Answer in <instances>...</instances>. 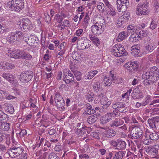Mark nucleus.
<instances>
[{
	"mask_svg": "<svg viewBox=\"0 0 159 159\" xmlns=\"http://www.w3.org/2000/svg\"><path fill=\"white\" fill-rule=\"evenodd\" d=\"M76 133L78 134H84L86 133V130L83 127H82L81 129H77L75 131Z\"/></svg>",
	"mask_w": 159,
	"mask_h": 159,
	"instance_id": "09e8293b",
	"label": "nucleus"
},
{
	"mask_svg": "<svg viewBox=\"0 0 159 159\" xmlns=\"http://www.w3.org/2000/svg\"><path fill=\"white\" fill-rule=\"evenodd\" d=\"M45 15L44 20L45 21L47 22H49L51 20V18L49 15L48 13H45Z\"/></svg>",
	"mask_w": 159,
	"mask_h": 159,
	"instance_id": "052dcab7",
	"label": "nucleus"
},
{
	"mask_svg": "<svg viewBox=\"0 0 159 159\" xmlns=\"http://www.w3.org/2000/svg\"><path fill=\"white\" fill-rule=\"evenodd\" d=\"M129 34L128 33L125 31H123L120 33L117 37V40L119 42L121 41L126 38Z\"/></svg>",
	"mask_w": 159,
	"mask_h": 159,
	"instance_id": "393cba45",
	"label": "nucleus"
},
{
	"mask_svg": "<svg viewBox=\"0 0 159 159\" xmlns=\"http://www.w3.org/2000/svg\"><path fill=\"white\" fill-rule=\"evenodd\" d=\"M148 2H146L143 4H138L137 7L136 14L138 15H147L149 14V11L148 7Z\"/></svg>",
	"mask_w": 159,
	"mask_h": 159,
	"instance_id": "7ed1b4c3",
	"label": "nucleus"
},
{
	"mask_svg": "<svg viewBox=\"0 0 159 159\" xmlns=\"http://www.w3.org/2000/svg\"><path fill=\"white\" fill-rule=\"evenodd\" d=\"M127 144H128L129 146H130V143L128 140H127L126 141L120 140L117 143V146L118 147V149L120 150H123L126 148Z\"/></svg>",
	"mask_w": 159,
	"mask_h": 159,
	"instance_id": "dca6fc26",
	"label": "nucleus"
},
{
	"mask_svg": "<svg viewBox=\"0 0 159 159\" xmlns=\"http://www.w3.org/2000/svg\"><path fill=\"white\" fill-rule=\"evenodd\" d=\"M74 74L77 81H79L81 80L82 78L81 73L80 72L77 70L75 71L74 72Z\"/></svg>",
	"mask_w": 159,
	"mask_h": 159,
	"instance_id": "ea45409f",
	"label": "nucleus"
},
{
	"mask_svg": "<svg viewBox=\"0 0 159 159\" xmlns=\"http://www.w3.org/2000/svg\"><path fill=\"white\" fill-rule=\"evenodd\" d=\"M33 73L32 71H28L25 73L22 74L20 75V79L23 83H27L32 78Z\"/></svg>",
	"mask_w": 159,
	"mask_h": 159,
	"instance_id": "39448f33",
	"label": "nucleus"
},
{
	"mask_svg": "<svg viewBox=\"0 0 159 159\" xmlns=\"http://www.w3.org/2000/svg\"><path fill=\"white\" fill-rule=\"evenodd\" d=\"M124 123V120L122 119V118H116L115 119L112 123L110 124V126L111 127H114V126L116 127H119L120 126L122 125Z\"/></svg>",
	"mask_w": 159,
	"mask_h": 159,
	"instance_id": "f3484780",
	"label": "nucleus"
},
{
	"mask_svg": "<svg viewBox=\"0 0 159 159\" xmlns=\"http://www.w3.org/2000/svg\"><path fill=\"white\" fill-rule=\"evenodd\" d=\"M6 31L5 28L3 25L0 22V33H4Z\"/></svg>",
	"mask_w": 159,
	"mask_h": 159,
	"instance_id": "338daca9",
	"label": "nucleus"
},
{
	"mask_svg": "<svg viewBox=\"0 0 159 159\" xmlns=\"http://www.w3.org/2000/svg\"><path fill=\"white\" fill-rule=\"evenodd\" d=\"M90 19V18L89 17V15L88 14H87L85 16L84 22V23L85 24H88V22L89 20Z\"/></svg>",
	"mask_w": 159,
	"mask_h": 159,
	"instance_id": "0e129e2a",
	"label": "nucleus"
},
{
	"mask_svg": "<svg viewBox=\"0 0 159 159\" xmlns=\"http://www.w3.org/2000/svg\"><path fill=\"white\" fill-rule=\"evenodd\" d=\"M103 82L105 84V86H109L111 84L112 80L111 79L109 78L108 79L107 77H105L104 79Z\"/></svg>",
	"mask_w": 159,
	"mask_h": 159,
	"instance_id": "a18cd8bd",
	"label": "nucleus"
},
{
	"mask_svg": "<svg viewBox=\"0 0 159 159\" xmlns=\"http://www.w3.org/2000/svg\"><path fill=\"white\" fill-rule=\"evenodd\" d=\"M90 41L87 39H84V40H79L78 41L77 44V47L79 48L80 49H84V46L85 44H87L88 42H90Z\"/></svg>",
	"mask_w": 159,
	"mask_h": 159,
	"instance_id": "412c9836",
	"label": "nucleus"
},
{
	"mask_svg": "<svg viewBox=\"0 0 159 159\" xmlns=\"http://www.w3.org/2000/svg\"><path fill=\"white\" fill-rule=\"evenodd\" d=\"M118 54L117 56V57H120L121 56H126L127 54V52H126L125 48H124V51H120V50H119L118 53Z\"/></svg>",
	"mask_w": 159,
	"mask_h": 159,
	"instance_id": "3c124183",
	"label": "nucleus"
},
{
	"mask_svg": "<svg viewBox=\"0 0 159 159\" xmlns=\"http://www.w3.org/2000/svg\"><path fill=\"white\" fill-rule=\"evenodd\" d=\"M70 75H65L64 79L63 80L67 84L74 82V78L72 74Z\"/></svg>",
	"mask_w": 159,
	"mask_h": 159,
	"instance_id": "5701e85b",
	"label": "nucleus"
},
{
	"mask_svg": "<svg viewBox=\"0 0 159 159\" xmlns=\"http://www.w3.org/2000/svg\"><path fill=\"white\" fill-rule=\"evenodd\" d=\"M149 138L151 140H156L158 139V135L156 132L153 133L149 135Z\"/></svg>",
	"mask_w": 159,
	"mask_h": 159,
	"instance_id": "79ce46f5",
	"label": "nucleus"
},
{
	"mask_svg": "<svg viewBox=\"0 0 159 159\" xmlns=\"http://www.w3.org/2000/svg\"><path fill=\"white\" fill-rule=\"evenodd\" d=\"M1 129L5 131L8 130L9 129V124L7 123H2L1 125Z\"/></svg>",
	"mask_w": 159,
	"mask_h": 159,
	"instance_id": "4c0bfd02",
	"label": "nucleus"
},
{
	"mask_svg": "<svg viewBox=\"0 0 159 159\" xmlns=\"http://www.w3.org/2000/svg\"><path fill=\"white\" fill-rule=\"evenodd\" d=\"M21 38L23 41L25 42L27 44H28L30 38L29 37L28 34H23L22 36V37Z\"/></svg>",
	"mask_w": 159,
	"mask_h": 159,
	"instance_id": "de8ad7c7",
	"label": "nucleus"
},
{
	"mask_svg": "<svg viewBox=\"0 0 159 159\" xmlns=\"http://www.w3.org/2000/svg\"><path fill=\"white\" fill-rule=\"evenodd\" d=\"M131 54L135 57H141L142 54L140 53V50L138 47L136 46H133L131 48Z\"/></svg>",
	"mask_w": 159,
	"mask_h": 159,
	"instance_id": "a211bd4d",
	"label": "nucleus"
},
{
	"mask_svg": "<svg viewBox=\"0 0 159 159\" xmlns=\"http://www.w3.org/2000/svg\"><path fill=\"white\" fill-rule=\"evenodd\" d=\"M24 51H20L19 50H14L12 51V56L16 59L22 58L23 54Z\"/></svg>",
	"mask_w": 159,
	"mask_h": 159,
	"instance_id": "aec40b11",
	"label": "nucleus"
},
{
	"mask_svg": "<svg viewBox=\"0 0 159 159\" xmlns=\"http://www.w3.org/2000/svg\"><path fill=\"white\" fill-rule=\"evenodd\" d=\"M48 157V159H56L57 157L56 155L53 152L50 153Z\"/></svg>",
	"mask_w": 159,
	"mask_h": 159,
	"instance_id": "680f3d73",
	"label": "nucleus"
},
{
	"mask_svg": "<svg viewBox=\"0 0 159 159\" xmlns=\"http://www.w3.org/2000/svg\"><path fill=\"white\" fill-rule=\"evenodd\" d=\"M98 72V71L96 70L90 71L86 75L85 78L88 79H91L97 74Z\"/></svg>",
	"mask_w": 159,
	"mask_h": 159,
	"instance_id": "c85d7f7f",
	"label": "nucleus"
},
{
	"mask_svg": "<svg viewBox=\"0 0 159 159\" xmlns=\"http://www.w3.org/2000/svg\"><path fill=\"white\" fill-rule=\"evenodd\" d=\"M112 107L116 110L120 112H125L126 107L125 103L122 102H115L112 105Z\"/></svg>",
	"mask_w": 159,
	"mask_h": 159,
	"instance_id": "423d86ee",
	"label": "nucleus"
},
{
	"mask_svg": "<svg viewBox=\"0 0 159 159\" xmlns=\"http://www.w3.org/2000/svg\"><path fill=\"white\" fill-rule=\"evenodd\" d=\"M116 115V114L113 111V112L107 113L105 117L108 119H109V121H110L112 120V117L114 118Z\"/></svg>",
	"mask_w": 159,
	"mask_h": 159,
	"instance_id": "72a5a7b5",
	"label": "nucleus"
},
{
	"mask_svg": "<svg viewBox=\"0 0 159 159\" xmlns=\"http://www.w3.org/2000/svg\"><path fill=\"white\" fill-rule=\"evenodd\" d=\"M142 134V130L139 128L137 127L133 131L132 137L135 139H139L141 137Z\"/></svg>",
	"mask_w": 159,
	"mask_h": 159,
	"instance_id": "4468645a",
	"label": "nucleus"
},
{
	"mask_svg": "<svg viewBox=\"0 0 159 159\" xmlns=\"http://www.w3.org/2000/svg\"><path fill=\"white\" fill-rule=\"evenodd\" d=\"M139 36L138 32L137 33L133 34L130 36L129 38V41L131 42H136L138 41L141 39Z\"/></svg>",
	"mask_w": 159,
	"mask_h": 159,
	"instance_id": "a878e982",
	"label": "nucleus"
},
{
	"mask_svg": "<svg viewBox=\"0 0 159 159\" xmlns=\"http://www.w3.org/2000/svg\"><path fill=\"white\" fill-rule=\"evenodd\" d=\"M149 126L153 129H156L159 124V117L156 116L152 118L151 119H149L148 120Z\"/></svg>",
	"mask_w": 159,
	"mask_h": 159,
	"instance_id": "9d476101",
	"label": "nucleus"
},
{
	"mask_svg": "<svg viewBox=\"0 0 159 159\" xmlns=\"http://www.w3.org/2000/svg\"><path fill=\"white\" fill-rule=\"evenodd\" d=\"M101 138L103 140H107L109 138V137L107 135V133L105 131L102 133L101 134Z\"/></svg>",
	"mask_w": 159,
	"mask_h": 159,
	"instance_id": "8fccbe9b",
	"label": "nucleus"
},
{
	"mask_svg": "<svg viewBox=\"0 0 159 159\" xmlns=\"http://www.w3.org/2000/svg\"><path fill=\"white\" fill-rule=\"evenodd\" d=\"M54 99L55 102L63 99L62 96L61 95L60 93L58 92H54Z\"/></svg>",
	"mask_w": 159,
	"mask_h": 159,
	"instance_id": "c756f323",
	"label": "nucleus"
},
{
	"mask_svg": "<svg viewBox=\"0 0 159 159\" xmlns=\"http://www.w3.org/2000/svg\"><path fill=\"white\" fill-rule=\"evenodd\" d=\"M122 16L123 18L124 19H125V20H128L130 17L129 13L127 12V13H124Z\"/></svg>",
	"mask_w": 159,
	"mask_h": 159,
	"instance_id": "774afa93",
	"label": "nucleus"
},
{
	"mask_svg": "<svg viewBox=\"0 0 159 159\" xmlns=\"http://www.w3.org/2000/svg\"><path fill=\"white\" fill-rule=\"evenodd\" d=\"M92 41L96 46H98L100 44V40L97 37H96Z\"/></svg>",
	"mask_w": 159,
	"mask_h": 159,
	"instance_id": "e2e57ef3",
	"label": "nucleus"
},
{
	"mask_svg": "<svg viewBox=\"0 0 159 159\" xmlns=\"http://www.w3.org/2000/svg\"><path fill=\"white\" fill-rule=\"evenodd\" d=\"M95 112V110H94V108L93 107L92 110H89V109H86L85 111V112L83 113V115H84V116H86L88 115H90L94 114Z\"/></svg>",
	"mask_w": 159,
	"mask_h": 159,
	"instance_id": "c03bdc74",
	"label": "nucleus"
},
{
	"mask_svg": "<svg viewBox=\"0 0 159 159\" xmlns=\"http://www.w3.org/2000/svg\"><path fill=\"white\" fill-rule=\"evenodd\" d=\"M101 121L102 124H106L108 122L110 121H109V119H108L106 117H102L101 118Z\"/></svg>",
	"mask_w": 159,
	"mask_h": 159,
	"instance_id": "4d7b16f0",
	"label": "nucleus"
},
{
	"mask_svg": "<svg viewBox=\"0 0 159 159\" xmlns=\"http://www.w3.org/2000/svg\"><path fill=\"white\" fill-rule=\"evenodd\" d=\"M129 66L130 67H131L134 70L137 69L139 66L137 61L131 62Z\"/></svg>",
	"mask_w": 159,
	"mask_h": 159,
	"instance_id": "37998d69",
	"label": "nucleus"
},
{
	"mask_svg": "<svg viewBox=\"0 0 159 159\" xmlns=\"http://www.w3.org/2000/svg\"><path fill=\"white\" fill-rule=\"evenodd\" d=\"M23 53V57H22V58H24L27 60H30L32 58V56L29 53L24 51Z\"/></svg>",
	"mask_w": 159,
	"mask_h": 159,
	"instance_id": "a19ab883",
	"label": "nucleus"
},
{
	"mask_svg": "<svg viewBox=\"0 0 159 159\" xmlns=\"http://www.w3.org/2000/svg\"><path fill=\"white\" fill-rule=\"evenodd\" d=\"M150 97L148 96L144 99V101L142 103V106H144L148 104L150 101Z\"/></svg>",
	"mask_w": 159,
	"mask_h": 159,
	"instance_id": "603ef678",
	"label": "nucleus"
},
{
	"mask_svg": "<svg viewBox=\"0 0 159 159\" xmlns=\"http://www.w3.org/2000/svg\"><path fill=\"white\" fill-rule=\"evenodd\" d=\"M147 32L146 30H144L140 31L139 33H138V35H139V37L140 39L147 36Z\"/></svg>",
	"mask_w": 159,
	"mask_h": 159,
	"instance_id": "49530a36",
	"label": "nucleus"
},
{
	"mask_svg": "<svg viewBox=\"0 0 159 159\" xmlns=\"http://www.w3.org/2000/svg\"><path fill=\"white\" fill-rule=\"evenodd\" d=\"M124 22L122 20V18H119L117 20V24L118 26L119 27H121L122 26V25L124 24Z\"/></svg>",
	"mask_w": 159,
	"mask_h": 159,
	"instance_id": "13d9d810",
	"label": "nucleus"
},
{
	"mask_svg": "<svg viewBox=\"0 0 159 159\" xmlns=\"http://www.w3.org/2000/svg\"><path fill=\"white\" fill-rule=\"evenodd\" d=\"M72 57L74 59L77 61H78L80 59L79 54L77 52H75L74 54H72Z\"/></svg>",
	"mask_w": 159,
	"mask_h": 159,
	"instance_id": "69168bd1",
	"label": "nucleus"
},
{
	"mask_svg": "<svg viewBox=\"0 0 159 159\" xmlns=\"http://www.w3.org/2000/svg\"><path fill=\"white\" fill-rule=\"evenodd\" d=\"M31 22L28 19H23L22 21H20L19 23L20 28L22 30H25L30 28Z\"/></svg>",
	"mask_w": 159,
	"mask_h": 159,
	"instance_id": "1a4fd4ad",
	"label": "nucleus"
},
{
	"mask_svg": "<svg viewBox=\"0 0 159 159\" xmlns=\"http://www.w3.org/2000/svg\"><path fill=\"white\" fill-rule=\"evenodd\" d=\"M137 28L134 25H129L127 27V30L129 33H132L136 32L137 30Z\"/></svg>",
	"mask_w": 159,
	"mask_h": 159,
	"instance_id": "2f4dec72",
	"label": "nucleus"
},
{
	"mask_svg": "<svg viewBox=\"0 0 159 159\" xmlns=\"http://www.w3.org/2000/svg\"><path fill=\"white\" fill-rule=\"evenodd\" d=\"M108 10L107 12V14L108 15H110L112 16H114L116 15V13L115 11V9L112 6L108 8Z\"/></svg>",
	"mask_w": 159,
	"mask_h": 159,
	"instance_id": "7c9ffc66",
	"label": "nucleus"
},
{
	"mask_svg": "<svg viewBox=\"0 0 159 159\" xmlns=\"http://www.w3.org/2000/svg\"><path fill=\"white\" fill-rule=\"evenodd\" d=\"M7 6L12 10L18 12L23 8L24 2L23 0H12L7 3Z\"/></svg>",
	"mask_w": 159,
	"mask_h": 159,
	"instance_id": "f03ea898",
	"label": "nucleus"
},
{
	"mask_svg": "<svg viewBox=\"0 0 159 159\" xmlns=\"http://www.w3.org/2000/svg\"><path fill=\"white\" fill-rule=\"evenodd\" d=\"M93 94L91 92H89L88 93H87L85 95V98L86 99L89 101L91 102L93 100L94 98L93 97Z\"/></svg>",
	"mask_w": 159,
	"mask_h": 159,
	"instance_id": "58836bf2",
	"label": "nucleus"
},
{
	"mask_svg": "<svg viewBox=\"0 0 159 159\" xmlns=\"http://www.w3.org/2000/svg\"><path fill=\"white\" fill-rule=\"evenodd\" d=\"M7 110H8V111L11 114L13 113L14 112V107L11 105H10L9 106H8Z\"/></svg>",
	"mask_w": 159,
	"mask_h": 159,
	"instance_id": "bf43d9fd",
	"label": "nucleus"
},
{
	"mask_svg": "<svg viewBox=\"0 0 159 159\" xmlns=\"http://www.w3.org/2000/svg\"><path fill=\"white\" fill-rule=\"evenodd\" d=\"M132 96L134 100L139 99L143 97V94L139 88L136 87L132 93Z\"/></svg>",
	"mask_w": 159,
	"mask_h": 159,
	"instance_id": "9b49d317",
	"label": "nucleus"
},
{
	"mask_svg": "<svg viewBox=\"0 0 159 159\" xmlns=\"http://www.w3.org/2000/svg\"><path fill=\"white\" fill-rule=\"evenodd\" d=\"M2 76L10 83L12 84H14L15 77L12 75L8 73H3L2 75Z\"/></svg>",
	"mask_w": 159,
	"mask_h": 159,
	"instance_id": "2eb2a0df",
	"label": "nucleus"
},
{
	"mask_svg": "<svg viewBox=\"0 0 159 159\" xmlns=\"http://www.w3.org/2000/svg\"><path fill=\"white\" fill-rule=\"evenodd\" d=\"M145 48L147 52H152L155 49V47L151 43L148 44H146Z\"/></svg>",
	"mask_w": 159,
	"mask_h": 159,
	"instance_id": "f704fd0d",
	"label": "nucleus"
},
{
	"mask_svg": "<svg viewBox=\"0 0 159 159\" xmlns=\"http://www.w3.org/2000/svg\"><path fill=\"white\" fill-rule=\"evenodd\" d=\"M118 50H117L116 48V47L115 48L114 46L113 47L111 51L114 56L115 57H117V55H118L117 53H118Z\"/></svg>",
	"mask_w": 159,
	"mask_h": 159,
	"instance_id": "5fc2aeb1",
	"label": "nucleus"
},
{
	"mask_svg": "<svg viewBox=\"0 0 159 159\" xmlns=\"http://www.w3.org/2000/svg\"><path fill=\"white\" fill-rule=\"evenodd\" d=\"M102 25L100 23L98 22L91 26V30L94 35L101 34L102 31Z\"/></svg>",
	"mask_w": 159,
	"mask_h": 159,
	"instance_id": "0eeeda50",
	"label": "nucleus"
},
{
	"mask_svg": "<svg viewBox=\"0 0 159 159\" xmlns=\"http://www.w3.org/2000/svg\"><path fill=\"white\" fill-rule=\"evenodd\" d=\"M100 84L98 82L94 83L93 84V88L94 91L97 93L99 91H102V88L100 85Z\"/></svg>",
	"mask_w": 159,
	"mask_h": 159,
	"instance_id": "cd10ccee",
	"label": "nucleus"
},
{
	"mask_svg": "<svg viewBox=\"0 0 159 159\" xmlns=\"http://www.w3.org/2000/svg\"><path fill=\"white\" fill-rule=\"evenodd\" d=\"M125 153V151H120L116 152L114 154L112 159H122Z\"/></svg>",
	"mask_w": 159,
	"mask_h": 159,
	"instance_id": "b1692460",
	"label": "nucleus"
},
{
	"mask_svg": "<svg viewBox=\"0 0 159 159\" xmlns=\"http://www.w3.org/2000/svg\"><path fill=\"white\" fill-rule=\"evenodd\" d=\"M38 41V39L37 36L32 34L30 35L28 44L32 45L35 43H37Z\"/></svg>",
	"mask_w": 159,
	"mask_h": 159,
	"instance_id": "bb28decb",
	"label": "nucleus"
},
{
	"mask_svg": "<svg viewBox=\"0 0 159 159\" xmlns=\"http://www.w3.org/2000/svg\"><path fill=\"white\" fill-rule=\"evenodd\" d=\"M99 116V114H96L89 116L87 120L88 122L90 124H93L97 120L98 116Z\"/></svg>",
	"mask_w": 159,
	"mask_h": 159,
	"instance_id": "4be33fe9",
	"label": "nucleus"
},
{
	"mask_svg": "<svg viewBox=\"0 0 159 159\" xmlns=\"http://www.w3.org/2000/svg\"><path fill=\"white\" fill-rule=\"evenodd\" d=\"M116 4L117 7V10L119 11L123 12L125 11L127 8L129 6V1H121L117 0Z\"/></svg>",
	"mask_w": 159,
	"mask_h": 159,
	"instance_id": "20e7f679",
	"label": "nucleus"
},
{
	"mask_svg": "<svg viewBox=\"0 0 159 159\" xmlns=\"http://www.w3.org/2000/svg\"><path fill=\"white\" fill-rule=\"evenodd\" d=\"M159 147L158 145H155L150 148V151L149 152V156L152 157H155L158 158V150Z\"/></svg>",
	"mask_w": 159,
	"mask_h": 159,
	"instance_id": "f8f14e48",
	"label": "nucleus"
},
{
	"mask_svg": "<svg viewBox=\"0 0 159 159\" xmlns=\"http://www.w3.org/2000/svg\"><path fill=\"white\" fill-rule=\"evenodd\" d=\"M20 38L18 36L16 32L12 33L10 37L8 36L7 38V40L9 43L12 44L16 41H19Z\"/></svg>",
	"mask_w": 159,
	"mask_h": 159,
	"instance_id": "ddd939ff",
	"label": "nucleus"
},
{
	"mask_svg": "<svg viewBox=\"0 0 159 159\" xmlns=\"http://www.w3.org/2000/svg\"><path fill=\"white\" fill-rule=\"evenodd\" d=\"M157 22L153 20L151 22L150 28L152 30H154L157 27Z\"/></svg>",
	"mask_w": 159,
	"mask_h": 159,
	"instance_id": "864d4df0",
	"label": "nucleus"
},
{
	"mask_svg": "<svg viewBox=\"0 0 159 159\" xmlns=\"http://www.w3.org/2000/svg\"><path fill=\"white\" fill-rule=\"evenodd\" d=\"M10 151L11 152L9 154L12 155V157H15L18 156L22 153L23 151V149L21 147H13V148H11L10 149Z\"/></svg>",
	"mask_w": 159,
	"mask_h": 159,
	"instance_id": "6e6552de",
	"label": "nucleus"
},
{
	"mask_svg": "<svg viewBox=\"0 0 159 159\" xmlns=\"http://www.w3.org/2000/svg\"><path fill=\"white\" fill-rule=\"evenodd\" d=\"M115 48L116 47L117 50H120V51L121 52L122 51V52L124 51V48L123 47H122V45L120 44H116L114 46Z\"/></svg>",
	"mask_w": 159,
	"mask_h": 159,
	"instance_id": "6e6d98bb",
	"label": "nucleus"
},
{
	"mask_svg": "<svg viewBox=\"0 0 159 159\" xmlns=\"http://www.w3.org/2000/svg\"><path fill=\"white\" fill-rule=\"evenodd\" d=\"M5 66H4L2 67V68L3 69H5V67H6L7 69L10 70L14 69L15 67V66L13 64L8 62L6 63L5 64Z\"/></svg>",
	"mask_w": 159,
	"mask_h": 159,
	"instance_id": "c9c22d12",
	"label": "nucleus"
},
{
	"mask_svg": "<svg viewBox=\"0 0 159 159\" xmlns=\"http://www.w3.org/2000/svg\"><path fill=\"white\" fill-rule=\"evenodd\" d=\"M106 132L107 133V135L110 138L114 136L116 133L115 131L111 129L106 130Z\"/></svg>",
	"mask_w": 159,
	"mask_h": 159,
	"instance_id": "473e14b6",
	"label": "nucleus"
},
{
	"mask_svg": "<svg viewBox=\"0 0 159 159\" xmlns=\"http://www.w3.org/2000/svg\"><path fill=\"white\" fill-rule=\"evenodd\" d=\"M144 80L143 83L145 86L152 84L159 79V70L156 66L151 67L149 69L144 70L142 76Z\"/></svg>",
	"mask_w": 159,
	"mask_h": 159,
	"instance_id": "f257e3e1",
	"label": "nucleus"
},
{
	"mask_svg": "<svg viewBox=\"0 0 159 159\" xmlns=\"http://www.w3.org/2000/svg\"><path fill=\"white\" fill-rule=\"evenodd\" d=\"M98 9L101 12H103L105 10V6L104 4L101 2L98 3L97 5Z\"/></svg>",
	"mask_w": 159,
	"mask_h": 159,
	"instance_id": "e433bc0d",
	"label": "nucleus"
},
{
	"mask_svg": "<svg viewBox=\"0 0 159 159\" xmlns=\"http://www.w3.org/2000/svg\"><path fill=\"white\" fill-rule=\"evenodd\" d=\"M55 106L60 111H63L65 110V102L64 99L57 101V102H55Z\"/></svg>",
	"mask_w": 159,
	"mask_h": 159,
	"instance_id": "6ab92c4d",
	"label": "nucleus"
}]
</instances>
